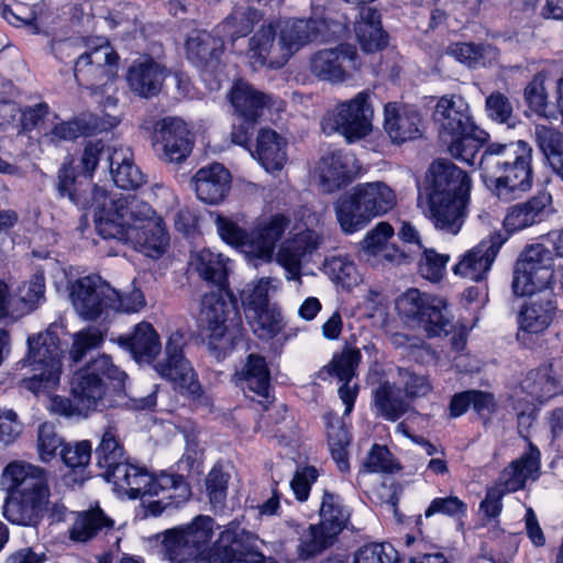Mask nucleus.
I'll use <instances>...</instances> for the list:
<instances>
[{
    "instance_id": "58",
    "label": "nucleus",
    "mask_w": 563,
    "mask_h": 563,
    "mask_svg": "<svg viewBox=\"0 0 563 563\" xmlns=\"http://www.w3.org/2000/svg\"><path fill=\"white\" fill-rule=\"evenodd\" d=\"M214 224L219 236L225 243L235 247H250L251 236L231 218L217 214Z\"/></svg>"
},
{
    "instance_id": "52",
    "label": "nucleus",
    "mask_w": 563,
    "mask_h": 563,
    "mask_svg": "<svg viewBox=\"0 0 563 563\" xmlns=\"http://www.w3.org/2000/svg\"><path fill=\"white\" fill-rule=\"evenodd\" d=\"M334 539L335 536H330V532L323 528L310 526L309 533L298 545V555L302 560H308L331 545Z\"/></svg>"
},
{
    "instance_id": "27",
    "label": "nucleus",
    "mask_w": 563,
    "mask_h": 563,
    "mask_svg": "<svg viewBox=\"0 0 563 563\" xmlns=\"http://www.w3.org/2000/svg\"><path fill=\"white\" fill-rule=\"evenodd\" d=\"M384 115L385 132L394 143H405L420 136L421 117L416 109L389 102L385 106Z\"/></svg>"
},
{
    "instance_id": "62",
    "label": "nucleus",
    "mask_w": 563,
    "mask_h": 563,
    "mask_svg": "<svg viewBox=\"0 0 563 563\" xmlns=\"http://www.w3.org/2000/svg\"><path fill=\"white\" fill-rule=\"evenodd\" d=\"M139 470V466L121 461L104 472L103 476L109 483L114 485L119 493L128 496L133 486V478L137 475Z\"/></svg>"
},
{
    "instance_id": "64",
    "label": "nucleus",
    "mask_w": 563,
    "mask_h": 563,
    "mask_svg": "<svg viewBox=\"0 0 563 563\" xmlns=\"http://www.w3.org/2000/svg\"><path fill=\"white\" fill-rule=\"evenodd\" d=\"M63 445L62 438L56 433L52 424L43 423L38 427L37 451L41 461H51L55 456L57 449Z\"/></svg>"
},
{
    "instance_id": "48",
    "label": "nucleus",
    "mask_w": 563,
    "mask_h": 563,
    "mask_svg": "<svg viewBox=\"0 0 563 563\" xmlns=\"http://www.w3.org/2000/svg\"><path fill=\"white\" fill-rule=\"evenodd\" d=\"M249 323L260 339H271L277 335L284 328V319L280 311L274 306L264 307L245 313Z\"/></svg>"
},
{
    "instance_id": "24",
    "label": "nucleus",
    "mask_w": 563,
    "mask_h": 563,
    "mask_svg": "<svg viewBox=\"0 0 563 563\" xmlns=\"http://www.w3.org/2000/svg\"><path fill=\"white\" fill-rule=\"evenodd\" d=\"M231 174L219 163L199 168L191 178L197 198L207 205L221 203L231 189Z\"/></svg>"
},
{
    "instance_id": "40",
    "label": "nucleus",
    "mask_w": 563,
    "mask_h": 563,
    "mask_svg": "<svg viewBox=\"0 0 563 563\" xmlns=\"http://www.w3.org/2000/svg\"><path fill=\"white\" fill-rule=\"evenodd\" d=\"M354 188L372 220L386 214L396 206L395 191L383 181L358 184Z\"/></svg>"
},
{
    "instance_id": "18",
    "label": "nucleus",
    "mask_w": 563,
    "mask_h": 563,
    "mask_svg": "<svg viewBox=\"0 0 563 563\" xmlns=\"http://www.w3.org/2000/svg\"><path fill=\"white\" fill-rule=\"evenodd\" d=\"M69 299L76 313L96 320L108 311L110 285L98 275L80 277L69 284Z\"/></svg>"
},
{
    "instance_id": "30",
    "label": "nucleus",
    "mask_w": 563,
    "mask_h": 563,
    "mask_svg": "<svg viewBox=\"0 0 563 563\" xmlns=\"http://www.w3.org/2000/svg\"><path fill=\"white\" fill-rule=\"evenodd\" d=\"M540 470V451L532 443H529V450L520 459L512 461L506 467L498 482L494 485L503 492L504 495L517 492L523 488L527 479L536 478Z\"/></svg>"
},
{
    "instance_id": "5",
    "label": "nucleus",
    "mask_w": 563,
    "mask_h": 563,
    "mask_svg": "<svg viewBox=\"0 0 563 563\" xmlns=\"http://www.w3.org/2000/svg\"><path fill=\"white\" fill-rule=\"evenodd\" d=\"M126 374L102 354L78 369L71 379V396L80 413L102 411L125 401Z\"/></svg>"
},
{
    "instance_id": "9",
    "label": "nucleus",
    "mask_w": 563,
    "mask_h": 563,
    "mask_svg": "<svg viewBox=\"0 0 563 563\" xmlns=\"http://www.w3.org/2000/svg\"><path fill=\"white\" fill-rule=\"evenodd\" d=\"M323 242L324 233L320 217L305 209L276 253V262L285 269L286 278L299 280L302 263L310 261Z\"/></svg>"
},
{
    "instance_id": "21",
    "label": "nucleus",
    "mask_w": 563,
    "mask_h": 563,
    "mask_svg": "<svg viewBox=\"0 0 563 563\" xmlns=\"http://www.w3.org/2000/svg\"><path fill=\"white\" fill-rule=\"evenodd\" d=\"M501 244L503 241L499 235H490L482 240L477 245L463 254L453 267L454 274L473 282L485 279Z\"/></svg>"
},
{
    "instance_id": "32",
    "label": "nucleus",
    "mask_w": 563,
    "mask_h": 563,
    "mask_svg": "<svg viewBox=\"0 0 563 563\" xmlns=\"http://www.w3.org/2000/svg\"><path fill=\"white\" fill-rule=\"evenodd\" d=\"M188 58L202 68L203 75L217 73L223 54V40L207 32L191 35L187 41Z\"/></svg>"
},
{
    "instance_id": "15",
    "label": "nucleus",
    "mask_w": 563,
    "mask_h": 563,
    "mask_svg": "<svg viewBox=\"0 0 563 563\" xmlns=\"http://www.w3.org/2000/svg\"><path fill=\"white\" fill-rule=\"evenodd\" d=\"M119 55L106 41L90 47L76 60L74 74L77 82L91 90L98 89L113 79L118 73Z\"/></svg>"
},
{
    "instance_id": "56",
    "label": "nucleus",
    "mask_w": 563,
    "mask_h": 563,
    "mask_svg": "<svg viewBox=\"0 0 563 563\" xmlns=\"http://www.w3.org/2000/svg\"><path fill=\"white\" fill-rule=\"evenodd\" d=\"M271 283L272 279L265 277L247 285L242 294V303L245 313L269 306L268 292Z\"/></svg>"
},
{
    "instance_id": "23",
    "label": "nucleus",
    "mask_w": 563,
    "mask_h": 563,
    "mask_svg": "<svg viewBox=\"0 0 563 563\" xmlns=\"http://www.w3.org/2000/svg\"><path fill=\"white\" fill-rule=\"evenodd\" d=\"M189 495L190 488L181 476L166 473L156 477L152 475L146 496L157 497V499L148 503L147 512L155 517L159 516L166 508L178 507L185 503Z\"/></svg>"
},
{
    "instance_id": "41",
    "label": "nucleus",
    "mask_w": 563,
    "mask_h": 563,
    "mask_svg": "<svg viewBox=\"0 0 563 563\" xmlns=\"http://www.w3.org/2000/svg\"><path fill=\"white\" fill-rule=\"evenodd\" d=\"M228 258L210 249L194 252L190 264L195 272L206 282L223 288L228 277Z\"/></svg>"
},
{
    "instance_id": "13",
    "label": "nucleus",
    "mask_w": 563,
    "mask_h": 563,
    "mask_svg": "<svg viewBox=\"0 0 563 563\" xmlns=\"http://www.w3.org/2000/svg\"><path fill=\"white\" fill-rule=\"evenodd\" d=\"M553 260L542 245L527 247L514 269L511 288L517 296L533 297L553 291Z\"/></svg>"
},
{
    "instance_id": "37",
    "label": "nucleus",
    "mask_w": 563,
    "mask_h": 563,
    "mask_svg": "<svg viewBox=\"0 0 563 563\" xmlns=\"http://www.w3.org/2000/svg\"><path fill=\"white\" fill-rule=\"evenodd\" d=\"M333 208L340 228L346 234L363 230L372 221L354 187L343 194L334 202Z\"/></svg>"
},
{
    "instance_id": "11",
    "label": "nucleus",
    "mask_w": 563,
    "mask_h": 563,
    "mask_svg": "<svg viewBox=\"0 0 563 563\" xmlns=\"http://www.w3.org/2000/svg\"><path fill=\"white\" fill-rule=\"evenodd\" d=\"M200 320L211 350L224 352L240 332V320L233 301L223 288L206 294L200 303Z\"/></svg>"
},
{
    "instance_id": "42",
    "label": "nucleus",
    "mask_w": 563,
    "mask_h": 563,
    "mask_svg": "<svg viewBox=\"0 0 563 563\" xmlns=\"http://www.w3.org/2000/svg\"><path fill=\"white\" fill-rule=\"evenodd\" d=\"M235 375L242 388H247L258 396L268 397L271 374L264 357L250 354Z\"/></svg>"
},
{
    "instance_id": "25",
    "label": "nucleus",
    "mask_w": 563,
    "mask_h": 563,
    "mask_svg": "<svg viewBox=\"0 0 563 563\" xmlns=\"http://www.w3.org/2000/svg\"><path fill=\"white\" fill-rule=\"evenodd\" d=\"M280 46L274 25H262L249 41L247 56L253 68L283 67L287 60L284 52L278 49Z\"/></svg>"
},
{
    "instance_id": "7",
    "label": "nucleus",
    "mask_w": 563,
    "mask_h": 563,
    "mask_svg": "<svg viewBox=\"0 0 563 563\" xmlns=\"http://www.w3.org/2000/svg\"><path fill=\"white\" fill-rule=\"evenodd\" d=\"M213 536L214 520L199 515L189 523L157 533L154 551L168 563H210Z\"/></svg>"
},
{
    "instance_id": "17",
    "label": "nucleus",
    "mask_w": 563,
    "mask_h": 563,
    "mask_svg": "<svg viewBox=\"0 0 563 563\" xmlns=\"http://www.w3.org/2000/svg\"><path fill=\"white\" fill-rule=\"evenodd\" d=\"M257 541L255 534L231 522L220 533L214 545L221 560L227 563H277L275 559L258 551Z\"/></svg>"
},
{
    "instance_id": "63",
    "label": "nucleus",
    "mask_w": 563,
    "mask_h": 563,
    "mask_svg": "<svg viewBox=\"0 0 563 563\" xmlns=\"http://www.w3.org/2000/svg\"><path fill=\"white\" fill-rule=\"evenodd\" d=\"M487 117L497 123H509L514 108L509 98L500 91L492 92L485 101Z\"/></svg>"
},
{
    "instance_id": "2",
    "label": "nucleus",
    "mask_w": 563,
    "mask_h": 563,
    "mask_svg": "<svg viewBox=\"0 0 563 563\" xmlns=\"http://www.w3.org/2000/svg\"><path fill=\"white\" fill-rule=\"evenodd\" d=\"M429 175L430 179L418 197V208L437 231L456 235L465 222L471 179L446 159L434 162Z\"/></svg>"
},
{
    "instance_id": "16",
    "label": "nucleus",
    "mask_w": 563,
    "mask_h": 563,
    "mask_svg": "<svg viewBox=\"0 0 563 563\" xmlns=\"http://www.w3.org/2000/svg\"><path fill=\"white\" fill-rule=\"evenodd\" d=\"M184 336L179 332L170 334L166 342V357L158 362L154 368L157 374L174 384L176 389L190 395H198L200 385L197 375L183 354Z\"/></svg>"
},
{
    "instance_id": "29",
    "label": "nucleus",
    "mask_w": 563,
    "mask_h": 563,
    "mask_svg": "<svg viewBox=\"0 0 563 563\" xmlns=\"http://www.w3.org/2000/svg\"><path fill=\"white\" fill-rule=\"evenodd\" d=\"M290 222V218L284 213H275L258 222L251 235V252L258 258L271 260Z\"/></svg>"
},
{
    "instance_id": "19",
    "label": "nucleus",
    "mask_w": 563,
    "mask_h": 563,
    "mask_svg": "<svg viewBox=\"0 0 563 563\" xmlns=\"http://www.w3.org/2000/svg\"><path fill=\"white\" fill-rule=\"evenodd\" d=\"M335 33L324 19H297L282 24L278 32L279 52H284L286 60L302 46L313 41H329Z\"/></svg>"
},
{
    "instance_id": "22",
    "label": "nucleus",
    "mask_w": 563,
    "mask_h": 563,
    "mask_svg": "<svg viewBox=\"0 0 563 563\" xmlns=\"http://www.w3.org/2000/svg\"><path fill=\"white\" fill-rule=\"evenodd\" d=\"M318 169L323 190L333 192L358 175L361 164L353 153L334 151L321 157Z\"/></svg>"
},
{
    "instance_id": "10",
    "label": "nucleus",
    "mask_w": 563,
    "mask_h": 563,
    "mask_svg": "<svg viewBox=\"0 0 563 563\" xmlns=\"http://www.w3.org/2000/svg\"><path fill=\"white\" fill-rule=\"evenodd\" d=\"M396 308L407 322L422 328L429 336L449 335L454 330L443 298L410 288L398 297Z\"/></svg>"
},
{
    "instance_id": "38",
    "label": "nucleus",
    "mask_w": 563,
    "mask_h": 563,
    "mask_svg": "<svg viewBox=\"0 0 563 563\" xmlns=\"http://www.w3.org/2000/svg\"><path fill=\"white\" fill-rule=\"evenodd\" d=\"M287 142L271 129H262L256 137L255 151L251 155L256 158L267 172L280 170L286 161Z\"/></svg>"
},
{
    "instance_id": "49",
    "label": "nucleus",
    "mask_w": 563,
    "mask_h": 563,
    "mask_svg": "<svg viewBox=\"0 0 563 563\" xmlns=\"http://www.w3.org/2000/svg\"><path fill=\"white\" fill-rule=\"evenodd\" d=\"M96 459L98 466L104 472L123 461V448L119 443L117 429L111 424L106 427L101 435Z\"/></svg>"
},
{
    "instance_id": "34",
    "label": "nucleus",
    "mask_w": 563,
    "mask_h": 563,
    "mask_svg": "<svg viewBox=\"0 0 563 563\" xmlns=\"http://www.w3.org/2000/svg\"><path fill=\"white\" fill-rule=\"evenodd\" d=\"M118 342L137 362H152L162 349L158 333L150 322L145 321L137 323L131 333L121 335Z\"/></svg>"
},
{
    "instance_id": "61",
    "label": "nucleus",
    "mask_w": 563,
    "mask_h": 563,
    "mask_svg": "<svg viewBox=\"0 0 563 563\" xmlns=\"http://www.w3.org/2000/svg\"><path fill=\"white\" fill-rule=\"evenodd\" d=\"M60 457L67 467L84 470L91 459V444L89 441L64 444L60 449Z\"/></svg>"
},
{
    "instance_id": "20",
    "label": "nucleus",
    "mask_w": 563,
    "mask_h": 563,
    "mask_svg": "<svg viewBox=\"0 0 563 563\" xmlns=\"http://www.w3.org/2000/svg\"><path fill=\"white\" fill-rule=\"evenodd\" d=\"M356 49L351 45L321 49L310 58V71L318 79L341 84L351 78L350 69H355Z\"/></svg>"
},
{
    "instance_id": "44",
    "label": "nucleus",
    "mask_w": 563,
    "mask_h": 563,
    "mask_svg": "<svg viewBox=\"0 0 563 563\" xmlns=\"http://www.w3.org/2000/svg\"><path fill=\"white\" fill-rule=\"evenodd\" d=\"M350 512L342 505L339 495L324 492L320 506L319 527L330 532V536H338L346 526Z\"/></svg>"
},
{
    "instance_id": "43",
    "label": "nucleus",
    "mask_w": 563,
    "mask_h": 563,
    "mask_svg": "<svg viewBox=\"0 0 563 563\" xmlns=\"http://www.w3.org/2000/svg\"><path fill=\"white\" fill-rule=\"evenodd\" d=\"M262 13L251 7L235 8L232 13L217 27L218 35L229 37L232 43L249 35L262 20Z\"/></svg>"
},
{
    "instance_id": "47",
    "label": "nucleus",
    "mask_w": 563,
    "mask_h": 563,
    "mask_svg": "<svg viewBox=\"0 0 563 563\" xmlns=\"http://www.w3.org/2000/svg\"><path fill=\"white\" fill-rule=\"evenodd\" d=\"M45 276L42 269L36 271L27 282H24L16 292L20 318L31 313L45 302Z\"/></svg>"
},
{
    "instance_id": "28",
    "label": "nucleus",
    "mask_w": 563,
    "mask_h": 563,
    "mask_svg": "<svg viewBox=\"0 0 563 563\" xmlns=\"http://www.w3.org/2000/svg\"><path fill=\"white\" fill-rule=\"evenodd\" d=\"M229 100L235 112L247 120H257L263 115L265 109L276 107L279 110L282 106L280 100H275L272 96L254 89L244 80L233 84L229 92Z\"/></svg>"
},
{
    "instance_id": "26",
    "label": "nucleus",
    "mask_w": 563,
    "mask_h": 563,
    "mask_svg": "<svg viewBox=\"0 0 563 563\" xmlns=\"http://www.w3.org/2000/svg\"><path fill=\"white\" fill-rule=\"evenodd\" d=\"M166 78V69L153 58L135 59L126 73V82L133 93L142 98L157 96Z\"/></svg>"
},
{
    "instance_id": "31",
    "label": "nucleus",
    "mask_w": 563,
    "mask_h": 563,
    "mask_svg": "<svg viewBox=\"0 0 563 563\" xmlns=\"http://www.w3.org/2000/svg\"><path fill=\"white\" fill-rule=\"evenodd\" d=\"M551 201L550 194L540 192L526 202L511 206L504 219L505 229L514 233L543 221Z\"/></svg>"
},
{
    "instance_id": "55",
    "label": "nucleus",
    "mask_w": 563,
    "mask_h": 563,
    "mask_svg": "<svg viewBox=\"0 0 563 563\" xmlns=\"http://www.w3.org/2000/svg\"><path fill=\"white\" fill-rule=\"evenodd\" d=\"M102 342L103 336L98 328L89 327L78 331L73 336L70 357L74 362H79L89 351L99 347Z\"/></svg>"
},
{
    "instance_id": "35",
    "label": "nucleus",
    "mask_w": 563,
    "mask_h": 563,
    "mask_svg": "<svg viewBox=\"0 0 563 563\" xmlns=\"http://www.w3.org/2000/svg\"><path fill=\"white\" fill-rule=\"evenodd\" d=\"M109 163L112 180L119 188L135 190L146 183L145 175L134 163L130 147H113L109 154Z\"/></svg>"
},
{
    "instance_id": "3",
    "label": "nucleus",
    "mask_w": 563,
    "mask_h": 563,
    "mask_svg": "<svg viewBox=\"0 0 563 563\" xmlns=\"http://www.w3.org/2000/svg\"><path fill=\"white\" fill-rule=\"evenodd\" d=\"M532 148L525 141L493 142L475 165L486 188L499 200L517 199L532 187Z\"/></svg>"
},
{
    "instance_id": "4",
    "label": "nucleus",
    "mask_w": 563,
    "mask_h": 563,
    "mask_svg": "<svg viewBox=\"0 0 563 563\" xmlns=\"http://www.w3.org/2000/svg\"><path fill=\"white\" fill-rule=\"evenodd\" d=\"M0 484L11 498L4 508L5 518L20 526L37 525L47 509L49 497L44 468L13 461L3 468Z\"/></svg>"
},
{
    "instance_id": "12",
    "label": "nucleus",
    "mask_w": 563,
    "mask_h": 563,
    "mask_svg": "<svg viewBox=\"0 0 563 563\" xmlns=\"http://www.w3.org/2000/svg\"><path fill=\"white\" fill-rule=\"evenodd\" d=\"M373 117L372 92L363 90L329 110L321 121V126L327 135L340 133L352 143L372 132Z\"/></svg>"
},
{
    "instance_id": "36",
    "label": "nucleus",
    "mask_w": 563,
    "mask_h": 563,
    "mask_svg": "<svg viewBox=\"0 0 563 563\" xmlns=\"http://www.w3.org/2000/svg\"><path fill=\"white\" fill-rule=\"evenodd\" d=\"M113 529L114 520L96 506L77 514L69 536L74 541L88 542L93 538L108 536Z\"/></svg>"
},
{
    "instance_id": "53",
    "label": "nucleus",
    "mask_w": 563,
    "mask_h": 563,
    "mask_svg": "<svg viewBox=\"0 0 563 563\" xmlns=\"http://www.w3.org/2000/svg\"><path fill=\"white\" fill-rule=\"evenodd\" d=\"M450 261L448 254L438 253L433 249H424L419 260L420 275L431 282H439L445 274Z\"/></svg>"
},
{
    "instance_id": "6",
    "label": "nucleus",
    "mask_w": 563,
    "mask_h": 563,
    "mask_svg": "<svg viewBox=\"0 0 563 563\" xmlns=\"http://www.w3.org/2000/svg\"><path fill=\"white\" fill-rule=\"evenodd\" d=\"M434 119L441 141L450 155L470 166L475 165L479 148L488 141V133L478 128L467 101L459 95L441 97L435 106Z\"/></svg>"
},
{
    "instance_id": "51",
    "label": "nucleus",
    "mask_w": 563,
    "mask_h": 563,
    "mask_svg": "<svg viewBox=\"0 0 563 563\" xmlns=\"http://www.w3.org/2000/svg\"><path fill=\"white\" fill-rule=\"evenodd\" d=\"M54 119L57 115L51 112L48 104L41 102L22 110L19 122L22 131L37 130L44 136V132L48 130L47 123Z\"/></svg>"
},
{
    "instance_id": "54",
    "label": "nucleus",
    "mask_w": 563,
    "mask_h": 563,
    "mask_svg": "<svg viewBox=\"0 0 563 563\" xmlns=\"http://www.w3.org/2000/svg\"><path fill=\"white\" fill-rule=\"evenodd\" d=\"M362 358L361 352L356 349H345L335 354L329 365L331 375L339 380H352L356 374V367Z\"/></svg>"
},
{
    "instance_id": "57",
    "label": "nucleus",
    "mask_w": 563,
    "mask_h": 563,
    "mask_svg": "<svg viewBox=\"0 0 563 563\" xmlns=\"http://www.w3.org/2000/svg\"><path fill=\"white\" fill-rule=\"evenodd\" d=\"M398 553L387 542L362 547L355 554L354 563H396Z\"/></svg>"
},
{
    "instance_id": "39",
    "label": "nucleus",
    "mask_w": 563,
    "mask_h": 563,
    "mask_svg": "<svg viewBox=\"0 0 563 563\" xmlns=\"http://www.w3.org/2000/svg\"><path fill=\"white\" fill-rule=\"evenodd\" d=\"M522 390L532 400L543 404L563 393V385L552 367L545 366L530 371L521 382Z\"/></svg>"
},
{
    "instance_id": "59",
    "label": "nucleus",
    "mask_w": 563,
    "mask_h": 563,
    "mask_svg": "<svg viewBox=\"0 0 563 563\" xmlns=\"http://www.w3.org/2000/svg\"><path fill=\"white\" fill-rule=\"evenodd\" d=\"M467 510L466 504L457 496L437 497L432 499L424 510V517L430 518L434 515L448 516L451 518H461Z\"/></svg>"
},
{
    "instance_id": "33",
    "label": "nucleus",
    "mask_w": 563,
    "mask_h": 563,
    "mask_svg": "<svg viewBox=\"0 0 563 563\" xmlns=\"http://www.w3.org/2000/svg\"><path fill=\"white\" fill-rule=\"evenodd\" d=\"M556 310L553 291L530 299L520 310L518 324L521 331L541 333L551 324Z\"/></svg>"
},
{
    "instance_id": "46",
    "label": "nucleus",
    "mask_w": 563,
    "mask_h": 563,
    "mask_svg": "<svg viewBox=\"0 0 563 563\" xmlns=\"http://www.w3.org/2000/svg\"><path fill=\"white\" fill-rule=\"evenodd\" d=\"M323 272L345 289H351L362 283V274L354 261L346 254L327 257L323 263Z\"/></svg>"
},
{
    "instance_id": "14",
    "label": "nucleus",
    "mask_w": 563,
    "mask_h": 563,
    "mask_svg": "<svg viewBox=\"0 0 563 563\" xmlns=\"http://www.w3.org/2000/svg\"><path fill=\"white\" fill-rule=\"evenodd\" d=\"M142 128L151 130L153 148L158 158L165 163L179 164L192 151L189 131L181 119L167 117L156 121L152 128L146 123Z\"/></svg>"
},
{
    "instance_id": "45",
    "label": "nucleus",
    "mask_w": 563,
    "mask_h": 563,
    "mask_svg": "<svg viewBox=\"0 0 563 563\" xmlns=\"http://www.w3.org/2000/svg\"><path fill=\"white\" fill-rule=\"evenodd\" d=\"M374 402L379 415L390 421L399 419L409 408L407 400L400 395L399 388L388 382L380 384L375 389Z\"/></svg>"
},
{
    "instance_id": "8",
    "label": "nucleus",
    "mask_w": 563,
    "mask_h": 563,
    "mask_svg": "<svg viewBox=\"0 0 563 563\" xmlns=\"http://www.w3.org/2000/svg\"><path fill=\"white\" fill-rule=\"evenodd\" d=\"M27 354L18 369L30 367L32 375L21 379L22 388L34 395L49 394L60 380L63 350L58 336L51 331L27 338Z\"/></svg>"
},
{
    "instance_id": "1",
    "label": "nucleus",
    "mask_w": 563,
    "mask_h": 563,
    "mask_svg": "<svg viewBox=\"0 0 563 563\" xmlns=\"http://www.w3.org/2000/svg\"><path fill=\"white\" fill-rule=\"evenodd\" d=\"M89 208L93 211L96 229L101 238L130 244L153 260L167 252L170 238L165 222L147 202L135 196L109 194L96 186Z\"/></svg>"
},
{
    "instance_id": "60",
    "label": "nucleus",
    "mask_w": 563,
    "mask_h": 563,
    "mask_svg": "<svg viewBox=\"0 0 563 563\" xmlns=\"http://www.w3.org/2000/svg\"><path fill=\"white\" fill-rule=\"evenodd\" d=\"M534 141L547 161L552 155L563 151V134L552 126L537 124L534 128Z\"/></svg>"
},
{
    "instance_id": "50",
    "label": "nucleus",
    "mask_w": 563,
    "mask_h": 563,
    "mask_svg": "<svg viewBox=\"0 0 563 563\" xmlns=\"http://www.w3.org/2000/svg\"><path fill=\"white\" fill-rule=\"evenodd\" d=\"M108 301V311L112 310L129 314L141 312L146 306L143 291L135 287L134 284L130 290L123 292H119L110 286Z\"/></svg>"
}]
</instances>
